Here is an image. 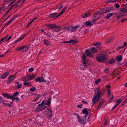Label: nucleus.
Segmentation results:
<instances>
[{"mask_svg":"<svg viewBox=\"0 0 127 127\" xmlns=\"http://www.w3.org/2000/svg\"><path fill=\"white\" fill-rule=\"evenodd\" d=\"M95 95L92 99L93 103L92 105H94L99 100L100 98V94H102V92L100 90L99 88H96L94 91Z\"/></svg>","mask_w":127,"mask_h":127,"instance_id":"obj_1","label":"nucleus"},{"mask_svg":"<svg viewBox=\"0 0 127 127\" xmlns=\"http://www.w3.org/2000/svg\"><path fill=\"white\" fill-rule=\"evenodd\" d=\"M96 59L98 62H104L107 60V57L104 54H100L97 55Z\"/></svg>","mask_w":127,"mask_h":127,"instance_id":"obj_2","label":"nucleus"},{"mask_svg":"<svg viewBox=\"0 0 127 127\" xmlns=\"http://www.w3.org/2000/svg\"><path fill=\"white\" fill-rule=\"evenodd\" d=\"M30 46L29 45L20 46L16 49V50L18 51H21L23 52H26L28 51Z\"/></svg>","mask_w":127,"mask_h":127,"instance_id":"obj_3","label":"nucleus"},{"mask_svg":"<svg viewBox=\"0 0 127 127\" xmlns=\"http://www.w3.org/2000/svg\"><path fill=\"white\" fill-rule=\"evenodd\" d=\"M126 12L123 8H121L119 12L117 13H115L117 17V19L119 20L121 17L124 16H126V14H124V13Z\"/></svg>","mask_w":127,"mask_h":127,"instance_id":"obj_4","label":"nucleus"},{"mask_svg":"<svg viewBox=\"0 0 127 127\" xmlns=\"http://www.w3.org/2000/svg\"><path fill=\"white\" fill-rule=\"evenodd\" d=\"M79 25H77L75 26H72L65 27L64 28L66 30H70L71 32H74L77 31V29L79 27Z\"/></svg>","mask_w":127,"mask_h":127,"instance_id":"obj_5","label":"nucleus"},{"mask_svg":"<svg viewBox=\"0 0 127 127\" xmlns=\"http://www.w3.org/2000/svg\"><path fill=\"white\" fill-rule=\"evenodd\" d=\"M86 56L85 53L83 54V56L81 57L82 61L83 64V65L85 67H87L88 63V61L86 59Z\"/></svg>","mask_w":127,"mask_h":127,"instance_id":"obj_6","label":"nucleus"},{"mask_svg":"<svg viewBox=\"0 0 127 127\" xmlns=\"http://www.w3.org/2000/svg\"><path fill=\"white\" fill-rule=\"evenodd\" d=\"M35 76V75L34 74L32 75H29L27 76L26 78H24L23 79V80L25 81H29L34 79Z\"/></svg>","mask_w":127,"mask_h":127,"instance_id":"obj_7","label":"nucleus"},{"mask_svg":"<svg viewBox=\"0 0 127 127\" xmlns=\"http://www.w3.org/2000/svg\"><path fill=\"white\" fill-rule=\"evenodd\" d=\"M35 80L37 82L39 81L40 82H43L45 81L44 78L42 77H39L36 78Z\"/></svg>","mask_w":127,"mask_h":127,"instance_id":"obj_8","label":"nucleus"},{"mask_svg":"<svg viewBox=\"0 0 127 127\" xmlns=\"http://www.w3.org/2000/svg\"><path fill=\"white\" fill-rule=\"evenodd\" d=\"M46 107V106H45V105H43L42 106H40L39 107L36 109V111L37 112L41 111L45 109Z\"/></svg>","mask_w":127,"mask_h":127,"instance_id":"obj_9","label":"nucleus"},{"mask_svg":"<svg viewBox=\"0 0 127 127\" xmlns=\"http://www.w3.org/2000/svg\"><path fill=\"white\" fill-rule=\"evenodd\" d=\"M14 77L13 76H9L8 77V79L7 81V82L8 84H10L11 82L14 81Z\"/></svg>","mask_w":127,"mask_h":127,"instance_id":"obj_10","label":"nucleus"},{"mask_svg":"<svg viewBox=\"0 0 127 127\" xmlns=\"http://www.w3.org/2000/svg\"><path fill=\"white\" fill-rule=\"evenodd\" d=\"M86 52L88 56H89L90 58H93V55L92 54V53L89 50H86Z\"/></svg>","mask_w":127,"mask_h":127,"instance_id":"obj_11","label":"nucleus"},{"mask_svg":"<svg viewBox=\"0 0 127 127\" xmlns=\"http://www.w3.org/2000/svg\"><path fill=\"white\" fill-rule=\"evenodd\" d=\"M9 72H6L0 76V78L2 79H5L9 75Z\"/></svg>","mask_w":127,"mask_h":127,"instance_id":"obj_12","label":"nucleus"},{"mask_svg":"<svg viewBox=\"0 0 127 127\" xmlns=\"http://www.w3.org/2000/svg\"><path fill=\"white\" fill-rule=\"evenodd\" d=\"M90 13L89 12H88L84 14H83L81 15L82 18H86L89 16Z\"/></svg>","mask_w":127,"mask_h":127,"instance_id":"obj_13","label":"nucleus"},{"mask_svg":"<svg viewBox=\"0 0 127 127\" xmlns=\"http://www.w3.org/2000/svg\"><path fill=\"white\" fill-rule=\"evenodd\" d=\"M2 95L4 97L7 99L11 98L12 96L11 95H9L5 93H2Z\"/></svg>","mask_w":127,"mask_h":127,"instance_id":"obj_14","label":"nucleus"},{"mask_svg":"<svg viewBox=\"0 0 127 127\" xmlns=\"http://www.w3.org/2000/svg\"><path fill=\"white\" fill-rule=\"evenodd\" d=\"M46 112L47 114L50 116H52V111L49 109H47L46 110Z\"/></svg>","mask_w":127,"mask_h":127,"instance_id":"obj_15","label":"nucleus"},{"mask_svg":"<svg viewBox=\"0 0 127 127\" xmlns=\"http://www.w3.org/2000/svg\"><path fill=\"white\" fill-rule=\"evenodd\" d=\"M114 13H111L109 14H108L107 16H106L105 18L106 19H109L110 17L114 14Z\"/></svg>","mask_w":127,"mask_h":127,"instance_id":"obj_16","label":"nucleus"},{"mask_svg":"<svg viewBox=\"0 0 127 127\" xmlns=\"http://www.w3.org/2000/svg\"><path fill=\"white\" fill-rule=\"evenodd\" d=\"M90 50L93 54L95 53L97 51V49L95 47H91L90 48Z\"/></svg>","mask_w":127,"mask_h":127,"instance_id":"obj_17","label":"nucleus"},{"mask_svg":"<svg viewBox=\"0 0 127 127\" xmlns=\"http://www.w3.org/2000/svg\"><path fill=\"white\" fill-rule=\"evenodd\" d=\"M122 6L125 12L126 13L127 12V3L122 5Z\"/></svg>","mask_w":127,"mask_h":127,"instance_id":"obj_18","label":"nucleus"},{"mask_svg":"<svg viewBox=\"0 0 127 127\" xmlns=\"http://www.w3.org/2000/svg\"><path fill=\"white\" fill-rule=\"evenodd\" d=\"M106 10H105V9H101L99 10V12H98L99 14L100 15H102V14L106 13Z\"/></svg>","mask_w":127,"mask_h":127,"instance_id":"obj_19","label":"nucleus"},{"mask_svg":"<svg viewBox=\"0 0 127 127\" xmlns=\"http://www.w3.org/2000/svg\"><path fill=\"white\" fill-rule=\"evenodd\" d=\"M116 62L114 58H112L109 61L108 63L109 64H111L115 63Z\"/></svg>","mask_w":127,"mask_h":127,"instance_id":"obj_20","label":"nucleus"},{"mask_svg":"<svg viewBox=\"0 0 127 127\" xmlns=\"http://www.w3.org/2000/svg\"><path fill=\"white\" fill-rule=\"evenodd\" d=\"M66 7H64L63 10L61 11L59 14L56 16L57 17H58L60 15H61L63 14L65 10L66 9Z\"/></svg>","mask_w":127,"mask_h":127,"instance_id":"obj_21","label":"nucleus"},{"mask_svg":"<svg viewBox=\"0 0 127 127\" xmlns=\"http://www.w3.org/2000/svg\"><path fill=\"white\" fill-rule=\"evenodd\" d=\"M26 36V35L24 34L20 38L16 40L17 42H19L23 40Z\"/></svg>","mask_w":127,"mask_h":127,"instance_id":"obj_22","label":"nucleus"},{"mask_svg":"<svg viewBox=\"0 0 127 127\" xmlns=\"http://www.w3.org/2000/svg\"><path fill=\"white\" fill-rule=\"evenodd\" d=\"M83 113L84 114H85L86 115H88L89 113V112L86 108L84 109L82 111Z\"/></svg>","mask_w":127,"mask_h":127,"instance_id":"obj_23","label":"nucleus"},{"mask_svg":"<svg viewBox=\"0 0 127 127\" xmlns=\"http://www.w3.org/2000/svg\"><path fill=\"white\" fill-rule=\"evenodd\" d=\"M116 59L118 61H120L122 59V57L120 55L117 56L116 58Z\"/></svg>","mask_w":127,"mask_h":127,"instance_id":"obj_24","label":"nucleus"},{"mask_svg":"<svg viewBox=\"0 0 127 127\" xmlns=\"http://www.w3.org/2000/svg\"><path fill=\"white\" fill-rule=\"evenodd\" d=\"M25 0H21L19 1L17 4V6H19L20 5L22 4L23 3Z\"/></svg>","mask_w":127,"mask_h":127,"instance_id":"obj_25","label":"nucleus"},{"mask_svg":"<svg viewBox=\"0 0 127 127\" xmlns=\"http://www.w3.org/2000/svg\"><path fill=\"white\" fill-rule=\"evenodd\" d=\"M44 44L48 46L49 45L50 43L49 41L47 40L44 39Z\"/></svg>","mask_w":127,"mask_h":127,"instance_id":"obj_26","label":"nucleus"},{"mask_svg":"<svg viewBox=\"0 0 127 127\" xmlns=\"http://www.w3.org/2000/svg\"><path fill=\"white\" fill-rule=\"evenodd\" d=\"M77 42V41L76 40H70V43L73 44L76 43Z\"/></svg>","mask_w":127,"mask_h":127,"instance_id":"obj_27","label":"nucleus"},{"mask_svg":"<svg viewBox=\"0 0 127 127\" xmlns=\"http://www.w3.org/2000/svg\"><path fill=\"white\" fill-rule=\"evenodd\" d=\"M14 19V18L11 19L10 21H8L7 23H6L5 24V25L6 26H8L10 24H11L12 22L13 21Z\"/></svg>","mask_w":127,"mask_h":127,"instance_id":"obj_28","label":"nucleus"},{"mask_svg":"<svg viewBox=\"0 0 127 127\" xmlns=\"http://www.w3.org/2000/svg\"><path fill=\"white\" fill-rule=\"evenodd\" d=\"M57 14V13H52L51 14H50L49 15V17H51L53 18L55 17V16H56Z\"/></svg>","mask_w":127,"mask_h":127,"instance_id":"obj_29","label":"nucleus"},{"mask_svg":"<svg viewBox=\"0 0 127 127\" xmlns=\"http://www.w3.org/2000/svg\"><path fill=\"white\" fill-rule=\"evenodd\" d=\"M114 37H111L110 38L107 39L106 40V43H109L110 41H111L113 39Z\"/></svg>","mask_w":127,"mask_h":127,"instance_id":"obj_30","label":"nucleus"},{"mask_svg":"<svg viewBox=\"0 0 127 127\" xmlns=\"http://www.w3.org/2000/svg\"><path fill=\"white\" fill-rule=\"evenodd\" d=\"M46 103V101L45 100H43L42 102L40 104H39V106H43V105H45V103Z\"/></svg>","mask_w":127,"mask_h":127,"instance_id":"obj_31","label":"nucleus"},{"mask_svg":"<svg viewBox=\"0 0 127 127\" xmlns=\"http://www.w3.org/2000/svg\"><path fill=\"white\" fill-rule=\"evenodd\" d=\"M85 24L87 26H90L91 25H93V24H92L91 22L89 21H87L85 23Z\"/></svg>","mask_w":127,"mask_h":127,"instance_id":"obj_32","label":"nucleus"},{"mask_svg":"<svg viewBox=\"0 0 127 127\" xmlns=\"http://www.w3.org/2000/svg\"><path fill=\"white\" fill-rule=\"evenodd\" d=\"M16 84L18 85L17 86V87L18 88H20L22 87L21 84H19V82H17Z\"/></svg>","mask_w":127,"mask_h":127,"instance_id":"obj_33","label":"nucleus"},{"mask_svg":"<svg viewBox=\"0 0 127 127\" xmlns=\"http://www.w3.org/2000/svg\"><path fill=\"white\" fill-rule=\"evenodd\" d=\"M105 10H106V12L107 13L109 11H110V10H111V7H108L107 8H106L105 9Z\"/></svg>","mask_w":127,"mask_h":127,"instance_id":"obj_34","label":"nucleus"},{"mask_svg":"<svg viewBox=\"0 0 127 127\" xmlns=\"http://www.w3.org/2000/svg\"><path fill=\"white\" fill-rule=\"evenodd\" d=\"M123 100L122 98H120L117 100V104L118 105Z\"/></svg>","mask_w":127,"mask_h":127,"instance_id":"obj_35","label":"nucleus"},{"mask_svg":"<svg viewBox=\"0 0 127 127\" xmlns=\"http://www.w3.org/2000/svg\"><path fill=\"white\" fill-rule=\"evenodd\" d=\"M6 39V37H2L0 40V44L2 42L4 41Z\"/></svg>","mask_w":127,"mask_h":127,"instance_id":"obj_36","label":"nucleus"},{"mask_svg":"<svg viewBox=\"0 0 127 127\" xmlns=\"http://www.w3.org/2000/svg\"><path fill=\"white\" fill-rule=\"evenodd\" d=\"M83 123L85 124L86 123V122L85 121H84V119L83 120V119L81 120L80 118V124H82Z\"/></svg>","mask_w":127,"mask_h":127,"instance_id":"obj_37","label":"nucleus"},{"mask_svg":"<svg viewBox=\"0 0 127 127\" xmlns=\"http://www.w3.org/2000/svg\"><path fill=\"white\" fill-rule=\"evenodd\" d=\"M5 1L6 2H8L10 1H12V2H11V4H13L15 1V0H5Z\"/></svg>","mask_w":127,"mask_h":127,"instance_id":"obj_38","label":"nucleus"},{"mask_svg":"<svg viewBox=\"0 0 127 127\" xmlns=\"http://www.w3.org/2000/svg\"><path fill=\"white\" fill-rule=\"evenodd\" d=\"M36 88L35 87H33L30 89V91L33 92H34V90L36 89Z\"/></svg>","mask_w":127,"mask_h":127,"instance_id":"obj_39","label":"nucleus"},{"mask_svg":"<svg viewBox=\"0 0 127 127\" xmlns=\"http://www.w3.org/2000/svg\"><path fill=\"white\" fill-rule=\"evenodd\" d=\"M101 79H98L95 82V84H98L101 81Z\"/></svg>","mask_w":127,"mask_h":127,"instance_id":"obj_40","label":"nucleus"},{"mask_svg":"<svg viewBox=\"0 0 127 127\" xmlns=\"http://www.w3.org/2000/svg\"><path fill=\"white\" fill-rule=\"evenodd\" d=\"M120 5L118 3H116L115 4V8H119L120 7Z\"/></svg>","mask_w":127,"mask_h":127,"instance_id":"obj_41","label":"nucleus"},{"mask_svg":"<svg viewBox=\"0 0 127 127\" xmlns=\"http://www.w3.org/2000/svg\"><path fill=\"white\" fill-rule=\"evenodd\" d=\"M93 44L94 45L96 46H99L100 45V44L98 42H96L95 43H94Z\"/></svg>","mask_w":127,"mask_h":127,"instance_id":"obj_42","label":"nucleus"},{"mask_svg":"<svg viewBox=\"0 0 127 127\" xmlns=\"http://www.w3.org/2000/svg\"><path fill=\"white\" fill-rule=\"evenodd\" d=\"M24 84L25 85H27L29 86H31L32 85L30 83L27 82L24 83Z\"/></svg>","mask_w":127,"mask_h":127,"instance_id":"obj_43","label":"nucleus"},{"mask_svg":"<svg viewBox=\"0 0 127 127\" xmlns=\"http://www.w3.org/2000/svg\"><path fill=\"white\" fill-rule=\"evenodd\" d=\"M107 91H108V97L110 96L111 91L110 90H109V89H108Z\"/></svg>","mask_w":127,"mask_h":127,"instance_id":"obj_44","label":"nucleus"},{"mask_svg":"<svg viewBox=\"0 0 127 127\" xmlns=\"http://www.w3.org/2000/svg\"><path fill=\"white\" fill-rule=\"evenodd\" d=\"M103 103L101 102H99V105L98 106V107H97V109H98L101 106H102L103 105Z\"/></svg>","mask_w":127,"mask_h":127,"instance_id":"obj_45","label":"nucleus"},{"mask_svg":"<svg viewBox=\"0 0 127 127\" xmlns=\"http://www.w3.org/2000/svg\"><path fill=\"white\" fill-rule=\"evenodd\" d=\"M50 99H49L47 101L46 103V105H50Z\"/></svg>","mask_w":127,"mask_h":127,"instance_id":"obj_46","label":"nucleus"},{"mask_svg":"<svg viewBox=\"0 0 127 127\" xmlns=\"http://www.w3.org/2000/svg\"><path fill=\"white\" fill-rule=\"evenodd\" d=\"M50 27L52 28H56V26L55 25H51L50 26Z\"/></svg>","mask_w":127,"mask_h":127,"instance_id":"obj_47","label":"nucleus"},{"mask_svg":"<svg viewBox=\"0 0 127 127\" xmlns=\"http://www.w3.org/2000/svg\"><path fill=\"white\" fill-rule=\"evenodd\" d=\"M18 92H17L14 93L13 95V96H16L18 95Z\"/></svg>","mask_w":127,"mask_h":127,"instance_id":"obj_48","label":"nucleus"},{"mask_svg":"<svg viewBox=\"0 0 127 127\" xmlns=\"http://www.w3.org/2000/svg\"><path fill=\"white\" fill-rule=\"evenodd\" d=\"M33 69L32 68H30L29 69V71L30 72H32L33 71Z\"/></svg>","mask_w":127,"mask_h":127,"instance_id":"obj_49","label":"nucleus"},{"mask_svg":"<svg viewBox=\"0 0 127 127\" xmlns=\"http://www.w3.org/2000/svg\"><path fill=\"white\" fill-rule=\"evenodd\" d=\"M99 14L98 12H97V13H96L94 15V16L93 17V18H94V17L95 18L96 17L97 15L98 14Z\"/></svg>","mask_w":127,"mask_h":127,"instance_id":"obj_50","label":"nucleus"},{"mask_svg":"<svg viewBox=\"0 0 127 127\" xmlns=\"http://www.w3.org/2000/svg\"><path fill=\"white\" fill-rule=\"evenodd\" d=\"M127 20V18L123 19L121 20V22L123 23Z\"/></svg>","mask_w":127,"mask_h":127,"instance_id":"obj_51","label":"nucleus"},{"mask_svg":"<svg viewBox=\"0 0 127 127\" xmlns=\"http://www.w3.org/2000/svg\"><path fill=\"white\" fill-rule=\"evenodd\" d=\"M123 48V46H121L117 47V51L119 49Z\"/></svg>","mask_w":127,"mask_h":127,"instance_id":"obj_52","label":"nucleus"},{"mask_svg":"<svg viewBox=\"0 0 127 127\" xmlns=\"http://www.w3.org/2000/svg\"><path fill=\"white\" fill-rule=\"evenodd\" d=\"M89 32V31L88 29H86L85 30L84 32V33L85 34V35L86 34L88 33Z\"/></svg>","mask_w":127,"mask_h":127,"instance_id":"obj_53","label":"nucleus"},{"mask_svg":"<svg viewBox=\"0 0 127 127\" xmlns=\"http://www.w3.org/2000/svg\"><path fill=\"white\" fill-rule=\"evenodd\" d=\"M109 70V69L108 68H106L105 70V72L106 73H107L108 72V71Z\"/></svg>","mask_w":127,"mask_h":127,"instance_id":"obj_54","label":"nucleus"},{"mask_svg":"<svg viewBox=\"0 0 127 127\" xmlns=\"http://www.w3.org/2000/svg\"><path fill=\"white\" fill-rule=\"evenodd\" d=\"M126 103V102L124 101V102L122 103V104L121 105V106H123Z\"/></svg>","mask_w":127,"mask_h":127,"instance_id":"obj_55","label":"nucleus"},{"mask_svg":"<svg viewBox=\"0 0 127 127\" xmlns=\"http://www.w3.org/2000/svg\"><path fill=\"white\" fill-rule=\"evenodd\" d=\"M118 104H116V105H115V106H114L113 108L112 109V110H113L114 109H115L116 107H117V106L118 105Z\"/></svg>","mask_w":127,"mask_h":127,"instance_id":"obj_56","label":"nucleus"},{"mask_svg":"<svg viewBox=\"0 0 127 127\" xmlns=\"http://www.w3.org/2000/svg\"><path fill=\"white\" fill-rule=\"evenodd\" d=\"M68 43L70 44V40L69 41H65L63 42V43Z\"/></svg>","mask_w":127,"mask_h":127,"instance_id":"obj_57","label":"nucleus"},{"mask_svg":"<svg viewBox=\"0 0 127 127\" xmlns=\"http://www.w3.org/2000/svg\"><path fill=\"white\" fill-rule=\"evenodd\" d=\"M63 7V5H62L60 6L59 7H58V9H60L61 8H62Z\"/></svg>","mask_w":127,"mask_h":127,"instance_id":"obj_58","label":"nucleus"},{"mask_svg":"<svg viewBox=\"0 0 127 127\" xmlns=\"http://www.w3.org/2000/svg\"><path fill=\"white\" fill-rule=\"evenodd\" d=\"M1 97H0V103H2L3 101V99H1Z\"/></svg>","mask_w":127,"mask_h":127,"instance_id":"obj_59","label":"nucleus"},{"mask_svg":"<svg viewBox=\"0 0 127 127\" xmlns=\"http://www.w3.org/2000/svg\"><path fill=\"white\" fill-rule=\"evenodd\" d=\"M11 37L12 36H9L7 39L6 40V41H8L9 40H10V39L11 38Z\"/></svg>","mask_w":127,"mask_h":127,"instance_id":"obj_60","label":"nucleus"},{"mask_svg":"<svg viewBox=\"0 0 127 127\" xmlns=\"http://www.w3.org/2000/svg\"><path fill=\"white\" fill-rule=\"evenodd\" d=\"M96 20V19H95L93 21H91V22L93 23V24H94L95 23V21Z\"/></svg>","mask_w":127,"mask_h":127,"instance_id":"obj_61","label":"nucleus"},{"mask_svg":"<svg viewBox=\"0 0 127 127\" xmlns=\"http://www.w3.org/2000/svg\"><path fill=\"white\" fill-rule=\"evenodd\" d=\"M112 2V0H108L106 2V3H108L109 2Z\"/></svg>","mask_w":127,"mask_h":127,"instance_id":"obj_62","label":"nucleus"},{"mask_svg":"<svg viewBox=\"0 0 127 127\" xmlns=\"http://www.w3.org/2000/svg\"><path fill=\"white\" fill-rule=\"evenodd\" d=\"M16 100L18 101L19 100V98L18 97H16V98H14Z\"/></svg>","mask_w":127,"mask_h":127,"instance_id":"obj_63","label":"nucleus"},{"mask_svg":"<svg viewBox=\"0 0 127 127\" xmlns=\"http://www.w3.org/2000/svg\"><path fill=\"white\" fill-rule=\"evenodd\" d=\"M7 106H8L9 107H11V105L10 103L7 104Z\"/></svg>","mask_w":127,"mask_h":127,"instance_id":"obj_64","label":"nucleus"}]
</instances>
